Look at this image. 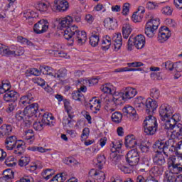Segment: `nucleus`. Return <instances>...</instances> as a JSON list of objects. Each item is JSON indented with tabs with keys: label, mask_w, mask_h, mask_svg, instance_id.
Wrapping results in <instances>:
<instances>
[{
	"label": "nucleus",
	"mask_w": 182,
	"mask_h": 182,
	"mask_svg": "<svg viewBox=\"0 0 182 182\" xmlns=\"http://www.w3.org/2000/svg\"><path fill=\"white\" fill-rule=\"evenodd\" d=\"M14 160H15L14 156H9L5 161V164H6L8 167H14V166H16V164Z\"/></svg>",
	"instance_id": "obj_54"
},
{
	"label": "nucleus",
	"mask_w": 182,
	"mask_h": 182,
	"mask_svg": "<svg viewBox=\"0 0 182 182\" xmlns=\"http://www.w3.org/2000/svg\"><path fill=\"white\" fill-rule=\"evenodd\" d=\"M49 4L43 2L38 3L36 6V9L40 11V12H46Z\"/></svg>",
	"instance_id": "obj_41"
},
{
	"label": "nucleus",
	"mask_w": 182,
	"mask_h": 182,
	"mask_svg": "<svg viewBox=\"0 0 182 182\" xmlns=\"http://www.w3.org/2000/svg\"><path fill=\"white\" fill-rule=\"evenodd\" d=\"M39 70L36 68H29L27 70H26L25 75L26 77L29 76H39Z\"/></svg>",
	"instance_id": "obj_40"
},
{
	"label": "nucleus",
	"mask_w": 182,
	"mask_h": 182,
	"mask_svg": "<svg viewBox=\"0 0 182 182\" xmlns=\"http://www.w3.org/2000/svg\"><path fill=\"white\" fill-rule=\"evenodd\" d=\"M41 70L43 75H49L50 76H54L55 75V70L49 66L43 67Z\"/></svg>",
	"instance_id": "obj_38"
},
{
	"label": "nucleus",
	"mask_w": 182,
	"mask_h": 182,
	"mask_svg": "<svg viewBox=\"0 0 182 182\" xmlns=\"http://www.w3.org/2000/svg\"><path fill=\"white\" fill-rule=\"evenodd\" d=\"M15 117L18 122H25V119H29L26 114V112H25V109L23 111H18L16 113Z\"/></svg>",
	"instance_id": "obj_33"
},
{
	"label": "nucleus",
	"mask_w": 182,
	"mask_h": 182,
	"mask_svg": "<svg viewBox=\"0 0 182 182\" xmlns=\"http://www.w3.org/2000/svg\"><path fill=\"white\" fill-rule=\"evenodd\" d=\"M93 171H95L93 176L96 177L98 182H105V180L106 179V173H105V172L100 170L95 171L92 169L90 173H93Z\"/></svg>",
	"instance_id": "obj_27"
},
{
	"label": "nucleus",
	"mask_w": 182,
	"mask_h": 182,
	"mask_svg": "<svg viewBox=\"0 0 182 182\" xmlns=\"http://www.w3.org/2000/svg\"><path fill=\"white\" fill-rule=\"evenodd\" d=\"M38 110H39V107L37 103H33L28 105L24 109V112L27 114V117H28V119H31V117H40L41 112Z\"/></svg>",
	"instance_id": "obj_10"
},
{
	"label": "nucleus",
	"mask_w": 182,
	"mask_h": 182,
	"mask_svg": "<svg viewBox=\"0 0 182 182\" xmlns=\"http://www.w3.org/2000/svg\"><path fill=\"white\" fill-rule=\"evenodd\" d=\"M99 80L97 78H92L91 80H84V85H87V86H93V85H97Z\"/></svg>",
	"instance_id": "obj_51"
},
{
	"label": "nucleus",
	"mask_w": 182,
	"mask_h": 182,
	"mask_svg": "<svg viewBox=\"0 0 182 182\" xmlns=\"http://www.w3.org/2000/svg\"><path fill=\"white\" fill-rule=\"evenodd\" d=\"M122 90L125 100L133 99V97L137 95V90L132 87H124Z\"/></svg>",
	"instance_id": "obj_16"
},
{
	"label": "nucleus",
	"mask_w": 182,
	"mask_h": 182,
	"mask_svg": "<svg viewBox=\"0 0 182 182\" xmlns=\"http://www.w3.org/2000/svg\"><path fill=\"white\" fill-rule=\"evenodd\" d=\"M173 143V139H168L165 142L163 141H157L155 143V148L159 149L160 153L163 151L164 154H165L166 157H168L176 151V148H174V144Z\"/></svg>",
	"instance_id": "obj_5"
},
{
	"label": "nucleus",
	"mask_w": 182,
	"mask_h": 182,
	"mask_svg": "<svg viewBox=\"0 0 182 182\" xmlns=\"http://www.w3.org/2000/svg\"><path fill=\"white\" fill-rule=\"evenodd\" d=\"M44 124L42 122H36L33 124V127L34 129L36 130V132H42L43 130Z\"/></svg>",
	"instance_id": "obj_46"
},
{
	"label": "nucleus",
	"mask_w": 182,
	"mask_h": 182,
	"mask_svg": "<svg viewBox=\"0 0 182 182\" xmlns=\"http://www.w3.org/2000/svg\"><path fill=\"white\" fill-rule=\"evenodd\" d=\"M53 169L51 168H48L46 169L44 172H43L42 175L43 177L46 179V180H49V178H51L52 176H53Z\"/></svg>",
	"instance_id": "obj_48"
},
{
	"label": "nucleus",
	"mask_w": 182,
	"mask_h": 182,
	"mask_svg": "<svg viewBox=\"0 0 182 182\" xmlns=\"http://www.w3.org/2000/svg\"><path fill=\"white\" fill-rule=\"evenodd\" d=\"M87 107H90L91 110H100V100H97L96 97H93L90 100V103L87 104Z\"/></svg>",
	"instance_id": "obj_25"
},
{
	"label": "nucleus",
	"mask_w": 182,
	"mask_h": 182,
	"mask_svg": "<svg viewBox=\"0 0 182 182\" xmlns=\"http://www.w3.org/2000/svg\"><path fill=\"white\" fill-rule=\"evenodd\" d=\"M124 144L127 149H134L137 146V140L134 138V135L127 136Z\"/></svg>",
	"instance_id": "obj_22"
},
{
	"label": "nucleus",
	"mask_w": 182,
	"mask_h": 182,
	"mask_svg": "<svg viewBox=\"0 0 182 182\" xmlns=\"http://www.w3.org/2000/svg\"><path fill=\"white\" fill-rule=\"evenodd\" d=\"M146 8L148 9H157V8H159V4H157V3L149 1L146 4Z\"/></svg>",
	"instance_id": "obj_62"
},
{
	"label": "nucleus",
	"mask_w": 182,
	"mask_h": 182,
	"mask_svg": "<svg viewBox=\"0 0 182 182\" xmlns=\"http://www.w3.org/2000/svg\"><path fill=\"white\" fill-rule=\"evenodd\" d=\"M111 119L114 123H120L123 119V115L119 112H115L112 114Z\"/></svg>",
	"instance_id": "obj_37"
},
{
	"label": "nucleus",
	"mask_w": 182,
	"mask_h": 182,
	"mask_svg": "<svg viewBox=\"0 0 182 182\" xmlns=\"http://www.w3.org/2000/svg\"><path fill=\"white\" fill-rule=\"evenodd\" d=\"M23 146L22 141H18L15 136H11L6 138L5 141V148L6 150H14L15 149L14 153L16 156H21L23 151H25Z\"/></svg>",
	"instance_id": "obj_3"
},
{
	"label": "nucleus",
	"mask_w": 182,
	"mask_h": 182,
	"mask_svg": "<svg viewBox=\"0 0 182 182\" xmlns=\"http://www.w3.org/2000/svg\"><path fill=\"white\" fill-rule=\"evenodd\" d=\"M73 123H75V120L70 119L68 117H64L63 119V124L64 127L68 126V127H73Z\"/></svg>",
	"instance_id": "obj_42"
},
{
	"label": "nucleus",
	"mask_w": 182,
	"mask_h": 182,
	"mask_svg": "<svg viewBox=\"0 0 182 182\" xmlns=\"http://www.w3.org/2000/svg\"><path fill=\"white\" fill-rule=\"evenodd\" d=\"M49 29V22L47 20H40L34 25L33 31L36 33H45Z\"/></svg>",
	"instance_id": "obj_12"
},
{
	"label": "nucleus",
	"mask_w": 182,
	"mask_h": 182,
	"mask_svg": "<svg viewBox=\"0 0 182 182\" xmlns=\"http://www.w3.org/2000/svg\"><path fill=\"white\" fill-rule=\"evenodd\" d=\"M158 106L159 105H157V102L151 100V98H148L145 101V107H146V111L148 114H151V113H154V110L157 109Z\"/></svg>",
	"instance_id": "obj_15"
},
{
	"label": "nucleus",
	"mask_w": 182,
	"mask_h": 182,
	"mask_svg": "<svg viewBox=\"0 0 182 182\" xmlns=\"http://www.w3.org/2000/svg\"><path fill=\"white\" fill-rule=\"evenodd\" d=\"M130 11V4L125 3L124 4L123 9H122V14L128 15Z\"/></svg>",
	"instance_id": "obj_58"
},
{
	"label": "nucleus",
	"mask_w": 182,
	"mask_h": 182,
	"mask_svg": "<svg viewBox=\"0 0 182 182\" xmlns=\"http://www.w3.org/2000/svg\"><path fill=\"white\" fill-rule=\"evenodd\" d=\"M163 171H164L163 166H154L150 170V174H152L154 177H159V176L163 174Z\"/></svg>",
	"instance_id": "obj_32"
},
{
	"label": "nucleus",
	"mask_w": 182,
	"mask_h": 182,
	"mask_svg": "<svg viewBox=\"0 0 182 182\" xmlns=\"http://www.w3.org/2000/svg\"><path fill=\"white\" fill-rule=\"evenodd\" d=\"M30 149L31 151H38L39 153H46V151L50 150L42 146H31Z\"/></svg>",
	"instance_id": "obj_53"
},
{
	"label": "nucleus",
	"mask_w": 182,
	"mask_h": 182,
	"mask_svg": "<svg viewBox=\"0 0 182 182\" xmlns=\"http://www.w3.org/2000/svg\"><path fill=\"white\" fill-rule=\"evenodd\" d=\"M72 22H73V18L70 16L60 18L58 20V28L64 31V38L65 39H67V41L72 39L74 36L78 45H85V43H86V41H87L86 31L80 32L79 29H77V26L75 25L70 26Z\"/></svg>",
	"instance_id": "obj_2"
},
{
	"label": "nucleus",
	"mask_w": 182,
	"mask_h": 182,
	"mask_svg": "<svg viewBox=\"0 0 182 182\" xmlns=\"http://www.w3.org/2000/svg\"><path fill=\"white\" fill-rule=\"evenodd\" d=\"M133 31V28H132V26L129 23H125L122 26V35L123 38L124 39H127L129 36H130V33H132V31Z\"/></svg>",
	"instance_id": "obj_28"
},
{
	"label": "nucleus",
	"mask_w": 182,
	"mask_h": 182,
	"mask_svg": "<svg viewBox=\"0 0 182 182\" xmlns=\"http://www.w3.org/2000/svg\"><path fill=\"white\" fill-rule=\"evenodd\" d=\"M43 167V165L41 164V162L32 163L30 166H26V170L30 171L31 173L35 171L38 168L41 170Z\"/></svg>",
	"instance_id": "obj_34"
},
{
	"label": "nucleus",
	"mask_w": 182,
	"mask_h": 182,
	"mask_svg": "<svg viewBox=\"0 0 182 182\" xmlns=\"http://www.w3.org/2000/svg\"><path fill=\"white\" fill-rule=\"evenodd\" d=\"M3 177L14 180L15 178V172L12 169H6L3 171Z\"/></svg>",
	"instance_id": "obj_39"
},
{
	"label": "nucleus",
	"mask_w": 182,
	"mask_h": 182,
	"mask_svg": "<svg viewBox=\"0 0 182 182\" xmlns=\"http://www.w3.org/2000/svg\"><path fill=\"white\" fill-rule=\"evenodd\" d=\"M146 45V38L143 35H138L136 37H129L128 46H144Z\"/></svg>",
	"instance_id": "obj_13"
},
{
	"label": "nucleus",
	"mask_w": 182,
	"mask_h": 182,
	"mask_svg": "<svg viewBox=\"0 0 182 182\" xmlns=\"http://www.w3.org/2000/svg\"><path fill=\"white\" fill-rule=\"evenodd\" d=\"M144 103H146V100L143 98V97H139L136 100H135V106L138 109L143 108L144 106Z\"/></svg>",
	"instance_id": "obj_44"
},
{
	"label": "nucleus",
	"mask_w": 182,
	"mask_h": 182,
	"mask_svg": "<svg viewBox=\"0 0 182 182\" xmlns=\"http://www.w3.org/2000/svg\"><path fill=\"white\" fill-rule=\"evenodd\" d=\"M164 66L167 70H173L174 69V64L171 61H167L164 63Z\"/></svg>",
	"instance_id": "obj_63"
},
{
	"label": "nucleus",
	"mask_w": 182,
	"mask_h": 182,
	"mask_svg": "<svg viewBox=\"0 0 182 182\" xmlns=\"http://www.w3.org/2000/svg\"><path fill=\"white\" fill-rule=\"evenodd\" d=\"M33 100H35L33 95L32 93L28 92L26 95H23L21 97L20 103L21 105L26 106V105L31 104V102H33Z\"/></svg>",
	"instance_id": "obj_24"
},
{
	"label": "nucleus",
	"mask_w": 182,
	"mask_h": 182,
	"mask_svg": "<svg viewBox=\"0 0 182 182\" xmlns=\"http://www.w3.org/2000/svg\"><path fill=\"white\" fill-rule=\"evenodd\" d=\"M69 9V3L66 0H54L53 11L66 12Z\"/></svg>",
	"instance_id": "obj_11"
},
{
	"label": "nucleus",
	"mask_w": 182,
	"mask_h": 182,
	"mask_svg": "<svg viewBox=\"0 0 182 182\" xmlns=\"http://www.w3.org/2000/svg\"><path fill=\"white\" fill-rule=\"evenodd\" d=\"M157 119L152 115L145 118L143 123L144 132L148 136H153L157 132Z\"/></svg>",
	"instance_id": "obj_4"
},
{
	"label": "nucleus",
	"mask_w": 182,
	"mask_h": 182,
	"mask_svg": "<svg viewBox=\"0 0 182 182\" xmlns=\"http://www.w3.org/2000/svg\"><path fill=\"white\" fill-rule=\"evenodd\" d=\"M123 113L126 114H129L131 119L134 120V122H137L139 120V115L136 112V109L132 106H127L122 109Z\"/></svg>",
	"instance_id": "obj_17"
},
{
	"label": "nucleus",
	"mask_w": 182,
	"mask_h": 182,
	"mask_svg": "<svg viewBox=\"0 0 182 182\" xmlns=\"http://www.w3.org/2000/svg\"><path fill=\"white\" fill-rule=\"evenodd\" d=\"M126 159L129 166H137L140 161V155L137 149H132L127 153Z\"/></svg>",
	"instance_id": "obj_8"
},
{
	"label": "nucleus",
	"mask_w": 182,
	"mask_h": 182,
	"mask_svg": "<svg viewBox=\"0 0 182 182\" xmlns=\"http://www.w3.org/2000/svg\"><path fill=\"white\" fill-rule=\"evenodd\" d=\"M168 163L173 170H176L178 173L182 172V154H180L178 156H171Z\"/></svg>",
	"instance_id": "obj_9"
},
{
	"label": "nucleus",
	"mask_w": 182,
	"mask_h": 182,
	"mask_svg": "<svg viewBox=\"0 0 182 182\" xmlns=\"http://www.w3.org/2000/svg\"><path fill=\"white\" fill-rule=\"evenodd\" d=\"M174 109L167 104H163L159 108V116L162 122H166L164 128L166 130H173L178 136H182V124L178 123L181 120L180 114H173ZM178 123V124H177Z\"/></svg>",
	"instance_id": "obj_1"
},
{
	"label": "nucleus",
	"mask_w": 182,
	"mask_h": 182,
	"mask_svg": "<svg viewBox=\"0 0 182 182\" xmlns=\"http://www.w3.org/2000/svg\"><path fill=\"white\" fill-rule=\"evenodd\" d=\"M159 25H160V19L159 18H151L149 21L145 26V33L148 38H153L154 36V33L157 28H159Z\"/></svg>",
	"instance_id": "obj_6"
},
{
	"label": "nucleus",
	"mask_w": 182,
	"mask_h": 182,
	"mask_svg": "<svg viewBox=\"0 0 182 182\" xmlns=\"http://www.w3.org/2000/svg\"><path fill=\"white\" fill-rule=\"evenodd\" d=\"M97 161L99 163V164H101V166H103L106 163V156L105 155H98L97 158Z\"/></svg>",
	"instance_id": "obj_60"
},
{
	"label": "nucleus",
	"mask_w": 182,
	"mask_h": 182,
	"mask_svg": "<svg viewBox=\"0 0 182 182\" xmlns=\"http://www.w3.org/2000/svg\"><path fill=\"white\" fill-rule=\"evenodd\" d=\"M30 162H31V157L24 156L19 159L18 166H20V167H25L26 166H28Z\"/></svg>",
	"instance_id": "obj_36"
},
{
	"label": "nucleus",
	"mask_w": 182,
	"mask_h": 182,
	"mask_svg": "<svg viewBox=\"0 0 182 182\" xmlns=\"http://www.w3.org/2000/svg\"><path fill=\"white\" fill-rule=\"evenodd\" d=\"M104 26L108 29H115V28H117V20L114 18H107L104 21Z\"/></svg>",
	"instance_id": "obj_23"
},
{
	"label": "nucleus",
	"mask_w": 182,
	"mask_h": 182,
	"mask_svg": "<svg viewBox=\"0 0 182 182\" xmlns=\"http://www.w3.org/2000/svg\"><path fill=\"white\" fill-rule=\"evenodd\" d=\"M15 107H16V104L15 102L9 104L7 109H6V112L7 113H12L14 110H15Z\"/></svg>",
	"instance_id": "obj_61"
},
{
	"label": "nucleus",
	"mask_w": 182,
	"mask_h": 182,
	"mask_svg": "<svg viewBox=\"0 0 182 182\" xmlns=\"http://www.w3.org/2000/svg\"><path fill=\"white\" fill-rule=\"evenodd\" d=\"M64 107L67 113H72V107L70 106V102L68 99L63 100Z\"/></svg>",
	"instance_id": "obj_52"
},
{
	"label": "nucleus",
	"mask_w": 182,
	"mask_h": 182,
	"mask_svg": "<svg viewBox=\"0 0 182 182\" xmlns=\"http://www.w3.org/2000/svg\"><path fill=\"white\" fill-rule=\"evenodd\" d=\"M174 69L176 72H182V61L174 63Z\"/></svg>",
	"instance_id": "obj_64"
},
{
	"label": "nucleus",
	"mask_w": 182,
	"mask_h": 182,
	"mask_svg": "<svg viewBox=\"0 0 182 182\" xmlns=\"http://www.w3.org/2000/svg\"><path fill=\"white\" fill-rule=\"evenodd\" d=\"M122 146H123V144L121 141H112L110 144V146L112 147V154H110V157H114V159H116V156H117V154H116L115 153H117V151H119V150L122 149Z\"/></svg>",
	"instance_id": "obj_20"
},
{
	"label": "nucleus",
	"mask_w": 182,
	"mask_h": 182,
	"mask_svg": "<svg viewBox=\"0 0 182 182\" xmlns=\"http://www.w3.org/2000/svg\"><path fill=\"white\" fill-rule=\"evenodd\" d=\"M143 14H140V13H139L138 11H136L133 14L132 16V20L133 21V22H141L142 19H143Z\"/></svg>",
	"instance_id": "obj_43"
},
{
	"label": "nucleus",
	"mask_w": 182,
	"mask_h": 182,
	"mask_svg": "<svg viewBox=\"0 0 182 182\" xmlns=\"http://www.w3.org/2000/svg\"><path fill=\"white\" fill-rule=\"evenodd\" d=\"M65 76H66V70L64 68H61L55 73L54 71L53 77L55 79H58V80H62V79H65Z\"/></svg>",
	"instance_id": "obj_35"
},
{
	"label": "nucleus",
	"mask_w": 182,
	"mask_h": 182,
	"mask_svg": "<svg viewBox=\"0 0 182 182\" xmlns=\"http://www.w3.org/2000/svg\"><path fill=\"white\" fill-rule=\"evenodd\" d=\"M82 97H83V94H82V92H80L79 90L74 91L72 93V98L73 100H77L78 102H80V100H82Z\"/></svg>",
	"instance_id": "obj_45"
},
{
	"label": "nucleus",
	"mask_w": 182,
	"mask_h": 182,
	"mask_svg": "<svg viewBox=\"0 0 182 182\" xmlns=\"http://www.w3.org/2000/svg\"><path fill=\"white\" fill-rule=\"evenodd\" d=\"M115 89L116 87H113V85H112L110 83H107L101 86L102 92L108 93L109 95H113V93H114Z\"/></svg>",
	"instance_id": "obj_30"
},
{
	"label": "nucleus",
	"mask_w": 182,
	"mask_h": 182,
	"mask_svg": "<svg viewBox=\"0 0 182 182\" xmlns=\"http://www.w3.org/2000/svg\"><path fill=\"white\" fill-rule=\"evenodd\" d=\"M112 95L113 96L112 101L114 103V105H122V103H123V100H126L122 90H121L120 92H116L115 88L114 93H112Z\"/></svg>",
	"instance_id": "obj_19"
},
{
	"label": "nucleus",
	"mask_w": 182,
	"mask_h": 182,
	"mask_svg": "<svg viewBox=\"0 0 182 182\" xmlns=\"http://www.w3.org/2000/svg\"><path fill=\"white\" fill-rule=\"evenodd\" d=\"M17 41L18 42H20V43H22V45H27V46H32V45H33L32 42L22 36H18Z\"/></svg>",
	"instance_id": "obj_49"
},
{
	"label": "nucleus",
	"mask_w": 182,
	"mask_h": 182,
	"mask_svg": "<svg viewBox=\"0 0 182 182\" xmlns=\"http://www.w3.org/2000/svg\"><path fill=\"white\" fill-rule=\"evenodd\" d=\"M90 134V129L89 128L85 127L82 130V134L81 135L82 139H87L89 137V134Z\"/></svg>",
	"instance_id": "obj_59"
},
{
	"label": "nucleus",
	"mask_w": 182,
	"mask_h": 182,
	"mask_svg": "<svg viewBox=\"0 0 182 182\" xmlns=\"http://www.w3.org/2000/svg\"><path fill=\"white\" fill-rule=\"evenodd\" d=\"M171 36V33L167 26H162L159 28L158 33V41L161 43L166 42Z\"/></svg>",
	"instance_id": "obj_14"
},
{
	"label": "nucleus",
	"mask_w": 182,
	"mask_h": 182,
	"mask_svg": "<svg viewBox=\"0 0 182 182\" xmlns=\"http://www.w3.org/2000/svg\"><path fill=\"white\" fill-rule=\"evenodd\" d=\"M114 46H116V45H123L122 41L123 38H122V34L121 33H117V38L114 40Z\"/></svg>",
	"instance_id": "obj_56"
},
{
	"label": "nucleus",
	"mask_w": 182,
	"mask_h": 182,
	"mask_svg": "<svg viewBox=\"0 0 182 182\" xmlns=\"http://www.w3.org/2000/svg\"><path fill=\"white\" fill-rule=\"evenodd\" d=\"M99 41H100L99 33L93 31L90 37V45H91V46H97Z\"/></svg>",
	"instance_id": "obj_29"
},
{
	"label": "nucleus",
	"mask_w": 182,
	"mask_h": 182,
	"mask_svg": "<svg viewBox=\"0 0 182 182\" xmlns=\"http://www.w3.org/2000/svg\"><path fill=\"white\" fill-rule=\"evenodd\" d=\"M12 132V126L4 124L0 127V136H9Z\"/></svg>",
	"instance_id": "obj_26"
},
{
	"label": "nucleus",
	"mask_w": 182,
	"mask_h": 182,
	"mask_svg": "<svg viewBox=\"0 0 182 182\" xmlns=\"http://www.w3.org/2000/svg\"><path fill=\"white\" fill-rule=\"evenodd\" d=\"M150 96L153 99H159L160 97V91L157 88H152L151 90Z\"/></svg>",
	"instance_id": "obj_50"
},
{
	"label": "nucleus",
	"mask_w": 182,
	"mask_h": 182,
	"mask_svg": "<svg viewBox=\"0 0 182 182\" xmlns=\"http://www.w3.org/2000/svg\"><path fill=\"white\" fill-rule=\"evenodd\" d=\"M11 89V82L7 80H4L1 82V85H0V93L4 94L6 92H9Z\"/></svg>",
	"instance_id": "obj_31"
},
{
	"label": "nucleus",
	"mask_w": 182,
	"mask_h": 182,
	"mask_svg": "<svg viewBox=\"0 0 182 182\" xmlns=\"http://www.w3.org/2000/svg\"><path fill=\"white\" fill-rule=\"evenodd\" d=\"M153 161L154 164H156V166H160L161 167V166L165 164L166 159H164V156H163V154L157 151L153 156Z\"/></svg>",
	"instance_id": "obj_21"
},
{
	"label": "nucleus",
	"mask_w": 182,
	"mask_h": 182,
	"mask_svg": "<svg viewBox=\"0 0 182 182\" xmlns=\"http://www.w3.org/2000/svg\"><path fill=\"white\" fill-rule=\"evenodd\" d=\"M178 176L174 175L173 173H166V178L168 182H177Z\"/></svg>",
	"instance_id": "obj_47"
},
{
	"label": "nucleus",
	"mask_w": 182,
	"mask_h": 182,
	"mask_svg": "<svg viewBox=\"0 0 182 182\" xmlns=\"http://www.w3.org/2000/svg\"><path fill=\"white\" fill-rule=\"evenodd\" d=\"M19 97V94L14 90H11L5 93L3 96V99L5 102H16Z\"/></svg>",
	"instance_id": "obj_18"
},
{
	"label": "nucleus",
	"mask_w": 182,
	"mask_h": 182,
	"mask_svg": "<svg viewBox=\"0 0 182 182\" xmlns=\"http://www.w3.org/2000/svg\"><path fill=\"white\" fill-rule=\"evenodd\" d=\"M25 53V50L22 47H18L15 50H11L9 48L5 46V47H1L0 46V55L1 56H22L23 53Z\"/></svg>",
	"instance_id": "obj_7"
},
{
	"label": "nucleus",
	"mask_w": 182,
	"mask_h": 182,
	"mask_svg": "<svg viewBox=\"0 0 182 182\" xmlns=\"http://www.w3.org/2000/svg\"><path fill=\"white\" fill-rule=\"evenodd\" d=\"M161 12L164 15L170 16L173 14V10H171L170 6H165L162 9Z\"/></svg>",
	"instance_id": "obj_57"
},
{
	"label": "nucleus",
	"mask_w": 182,
	"mask_h": 182,
	"mask_svg": "<svg viewBox=\"0 0 182 182\" xmlns=\"http://www.w3.org/2000/svg\"><path fill=\"white\" fill-rule=\"evenodd\" d=\"M136 70H137V69L136 68H129L127 67H125L122 68H118L115 70L114 72L117 73L119 72H136Z\"/></svg>",
	"instance_id": "obj_55"
}]
</instances>
